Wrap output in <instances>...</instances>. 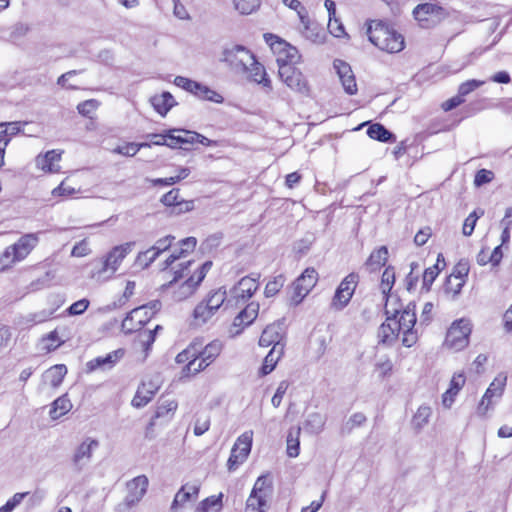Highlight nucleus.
I'll list each match as a JSON object with an SVG mask.
<instances>
[{"instance_id": "f257e3e1", "label": "nucleus", "mask_w": 512, "mask_h": 512, "mask_svg": "<svg viewBox=\"0 0 512 512\" xmlns=\"http://www.w3.org/2000/svg\"><path fill=\"white\" fill-rule=\"evenodd\" d=\"M366 33L369 41L382 51L398 53L405 47L403 35L382 22L372 21Z\"/></svg>"}, {"instance_id": "f03ea898", "label": "nucleus", "mask_w": 512, "mask_h": 512, "mask_svg": "<svg viewBox=\"0 0 512 512\" xmlns=\"http://www.w3.org/2000/svg\"><path fill=\"white\" fill-rule=\"evenodd\" d=\"M133 246V242H127L113 247L102 260L98 262L99 266L94 267L90 277L96 281L110 279L116 273L125 257L131 253Z\"/></svg>"}, {"instance_id": "7ed1b4c3", "label": "nucleus", "mask_w": 512, "mask_h": 512, "mask_svg": "<svg viewBox=\"0 0 512 512\" xmlns=\"http://www.w3.org/2000/svg\"><path fill=\"white\" fill-rule=\"evenodd\" d=\"M39 233H28L19 238L13 245L8 246L2 253L0 261L3 268L24 260L39 242Z\"/></svg>"}, {"instance_id": "20e7f679", "label": "nucleus", "mask_w": 512, "mask_h": 512, "mask_svg": "<svg viewBox=\"0 0 512 512\" xmlns=\"http://www.w3.org/2000/svg\"><path fill=\"white\" fill-rule=\"evenodd\" d=\"M161 306L159 300H153L146 305L134 308L122 321V330L125 333L140 330L161 309Z\"/></svg>"}, {"instance_id": "39448f33", "label": "nucleus", "mask_w": 512, "mask_h": 512, "mask_svg": "<svg viewBox=\"0 0 512 512\" xmlns=\"http://www.w3.org/2000/svg\"><path fill=\"white\" fill-rule=\"evenodd\" d=\"M149 480L145 475H139L126 484L127 494L123 501L115 506V512H130L136 507L147 493Z\"/></svg>"}, {"instance_id": "423d86ee", "label": "nucleus", "mask_w": 512, "mask_h": 512, "mask_svg": "<svg viewBox=\"0 0 512 512\" xmlns=\"http://www.w3.org/2000/svg\"><path fill=\"white\" fill-rule=\"evenodd\" d=\"M413 16L421 28L430 29L446 19L449 13L438 3L426 2L413 9Z\"/></svg>"}, {"instance_id": "0eeeda50", "label": "nucleus", "mask_w": 512, "mask_h": 512, "mask_svg": "<svg viewBox=\"0 0 512 512\" xmlns=\"http://www.w3.org/2000/svg\"><path fill=\"white\" fill-rule=\"evenodd\" d=\"M272 492L271 481L266 476L258 477L246 501L245 512H265Z\"/></svg>"}, {"instance_id": "6e6552de", "label": "nucleus", "mask_w": 512, "mask_h": 512, "mask_svg": "<svg viewBox=\"0 0 512 512\" xmlns=\"http://www.w3.org/2000/svg\"><path fill=\"white\" fill-rule=\"evenodd\" d=\"M190 264L191 261H187L185 265L181 264L182 268L175 271L174 278L162 286L164 290H173L172 299L174 301L179 302L187 299L195 292L196 288L198 287V285L194 283V276H190L186 281L180 285H177L178 280L184 277V270H186Z\"/></svg>"}, {"instance_id": "1a4fd4ad", "label": "nucleus", "mask_w": 512, "mask_h": 512, "mask_svg": "<svg viewBox=\"0 0 512 512\" xmlns=\"http://www.w3.org/2000/svg\"><path fill=\"white\" fill-rule=\"evenodd\" d=\"M471 331L472 327L469 320H457L448 329L445 344L455 351H460L468 345Z\"/></svg>"}, {"instance_id": "9d476101", "label": "nucleus", "mask_w": 512, "mask_h": 512, "mask_svg": "<svg viewBox=\"0 0 512 512\" xmlns=\"http://www.w3.org/2000/svg\"><path fill=\"white\" fill-rule=\"evenodd\" d=\"M194 345L197 347L198 353H196V357H198V364H190L191 366L188 367V370L192 369L200 372L211 365L223 349V343L220 340H213L205 346H203L201 341L195 340Z\"/></svg>"}, {"instance_id": "9b49d317", "label": "nucleus", "mask_w": 512, "mask_h": 512, "mask_svg": "<svg viewBox=\"0 0 512 512\" xmlns=\"http://www.w3.org/2000/svg\"><path fill=\"white\" fill-rule=\"evenodd\" d=\"M253 442V431H245L235 441L227 461L229 471H234L248 458Z\"/></svg>"}, {"instance_id": "f8f14e48", "label": "nucleus", "mask_w": 512, "mask_h": 512, "mask_svg": "<svg viewBox=\"0 0 512 512\" xmlns=\"http://www.w3.org/2000/svg\"><path fill=\"white\" fill-rule=\"evenodd\" d=\"M359 281L357 273L348 274L337 287L331 307L335 310L344 309L350 302Z\"/></svg>"}, {"instance_id": "ddd939ff", "label": "nucleus", "mask_w": 512, "mask_h": 512, "mask_svg": "<svg viewBox=\"0 0 512 512\" xmlns=\"http://www.w3.org/2000/svg\"><path fill=\"white\" fill-rule=\"evenodd\" d=\"M278 73L281 80L291 90L300 94H307L309 92V86L305 76L295 66L282 64Z\"/></svg>"}, {"instance_id": "4468645a", "label": "nucleus", "mask_w": 512, "mask_h": 512, "mask_svg": "<svg viewBox=\"0 0 512 512\" xmlns=\"http://www.w3.org/2000/svg\"><path fill=\"white\" fill-rule=\"evenodd\" d=\"M318 281V273L314 268H307L293 283V295L291 300L295 305L299 304L312 290Z\"/></svg>"}, {"instance_id": "2eb2a0df", "label": "nucleus", "mask_w": 512, "mask_h": 512, "mask_svg": "<svg viewBox=\"0 0 512 512\" xmlns=\"http://www.w3.org/2000/svg\"><path fill=\"white\" fill-rule=\"evenodd\" d=\"M506 382L507 375L504 373H500L494 378L478 405L477 412L479 415H486L487 411L490 409L493 397L500 398L502 396Z\"/></svg>"}, {"instance_id": "dca6fc26", "label": "nucleus", "mask_w": 512, "mask_h": 512, "mask_svg": "<svg viewBox=\"0 0 512 512\" xmlns=\"http://www.w3.org/2000/svg\"><path fill=\"white\" fill-rule=\"evenodd\" d=\"M222 60L234 69L247 70L248 62L252 60V53L244 46L233 45L224 49Z\"/></svg>"}, {"instance_id": "f3484780", "label": "nucleus", "mask_w": 512, "mask_h": 512, "mask_svg": "<svg viewBox=\"0 0 512 512\" xmlns=\"http://www.w3.org/2000/svg\"><path fill=\"white\" fill-rule=\"evenodd\" d=\"M265 38L267 42H270L272 39H277L275 43L271 42L270 45L272 46V49L278 50L277 63L279 68L282 64L294 66V64L299 61L300 55L295 47L278 39L272 34L265 35Z\"/></svg>"}, {"instance_id": "a211bd4d", "label": "nucleus", "mask_w": 512, "mask_h": 512, "mask_svg": "<svg viewBox=\"0 0 512 512\" xmlns=\"http://www.w3.org/2000/svg\"><path fill=\"white\" fill-rule=\"evenodd\" d=\"M259 277V274L242 277L230 290L231 296L237 301L245 302L249 300L259 288Z\"/></svg>"}, {"instance_id": "6ab92c4d", "label": "nucleus", "mask_w": 512, "mask_h": 512, "mask_svg": "<svg viewBox=\"0 0 512 512\" xmlns=\"http://www.w3.org/2000/svg\"><path fill=\"white\" fill-rule=\"evenodd\" d=\"M124 355L125 350L119 348L105 356H98L86 363L87 371L94 372L96 370H110L124 357Z\"/></svg>"}, {"instance_id": "aec40b11", "label": "nucleus", "mask_w": 512, "mask_h": 512, "mask_svg": "<svg viewBox=\"0 0 512 512\" xmlns=\"http://www.w3.org/2000/svg\"><path fill=\"white\" fill-rule=\"evenodd\" d=\"M334 68L336 69L345 92L349 95L356 94L358 88L351 66L342 60L336 59L334 61Z\"/></svg>"}, {"instance_id": "412c9836", "label": "nucleus", "mask_w": 512, "mask_h": 512, "mask_svg": "<svg viewBox=\"0 0 512 512\" xmlns=\"http://www.w3.org/2000/svg\"><path fill=\"white\" fill-rule=\"evenodd\" d=\"M200 486L198 484L186 483L181 486L174 496L171 503V512H178L189 501H195L198 498Z\"/></svg>"}, {"instance_id": "4be33fe9", "label": "nucleus", "mask_w": 512, "mask_h": 512, "mask_svg": "<svg viewBox=\"0 0 512 512\" xmlns=\"http://www.w3.org/2000/svg\"><path fill=\"white\" fill-rule=\"evenodd\" d=\"M99 446V442L92 438H86L75 450L73 464L78 470H82L92 458L93 451Z\"/></svg>"}, {"instance_id": "5701e85b", "label": "nucleus", "mask_w": 512, "mask_h": 512, "mask_svg": "<svg viewBox=\"0 0 512 512\" xmlns=\"http://www.w3.org/2000/svg\"><path fill=\"white\" fill-rule=\"evenodd\" d=\"M385 313L387 315V319L379 327L377 336L379 343L391 345L397 339L398 334L400 333L397 329V326H394L393 324L394 318H396V316L399 314V311L394 310L393 312H390L386 308Z\"/></svg>"}, {"instance_id": "b1692460", "label": "nucleus", "mask_w": 512, "mask_h": 512, "mask_svg": "<svg viewBox=\"0 0 512 512\" xmlns=\"http://www.w3.org/2000/svg\"><path fill=\"white\" fill-rule=\"evenodd\" d=\"M259 313V304L251 302L234 318L233 328H238L233 331L234 335L241 333L242 329L249 326L257 318Z\"/></svg>"}, {"instance_id": "393cba45", "label": "nucleus", "mask_w": 512, "mask_h": 512, "mask_svg": "<svg viewBox=\"0 0 512 512\" xmlns=\"http://www.w3.org/2000/svg\"><path fill=\"white\" fill-rule=\"evenodd\" d=\"M283 336L284 328L282 323L270 324L263 330L259 339V345L262 347L284 345L282 342Z\"/></svg>"}, {"instance_id": "a878e982", "label": "nucleus", "mask_w": 512, "mask_h": 512, "mask_svg": "<svg viewBox=\"0 0 512 512\" xmlns=\"http://www.w3.org/2000/svg\"><path fill=\"white\" fill-rule=\"evenodd\" d=\"M61 156L62 151L50 150L47 151L44 155H38L35 159V163L37 168L43 170L44 172L58 173L61 169L59 165Z\"/></svg>"}, {"instance_id": "bb28decb", "label": "nucleus", "mask_w": 512, "mask_h": 512, "mask_svg": "<svg viewBox=\"0 0 512 512\" xmlns=\"http://www.w3.org/2000/svg\"><path fill=\"white\" fill-rule=\"evenodd\" d=\"M161 203L165 206L172 207V213L188 212L193 209L192 201L179 200V189H172L161 198Z\"/></svg>"}, {"instance_id": "cd10ccee", "label": "nucleus", "mask_w": 512, "mask_h": 512, "mask_svg": "<svg viewBox=\"0 0 512 512\" xmlns=\"http://www.w3.org/2000/svg\"><path fill=\"white\" fill-rule=\"evenodd\" d=\"M159 387L152 381L143 382L137 389L135 396L132 399V406L135 408H142L146 406L155 396Z\"/></svg>"}, {"instance_id": "c85d7f7f", "label": "nucleus", "mask_w": 512, "mask_h": 512, "mask_svg": "<svg viewBox=\"0 0 512 512\" xmlns=\"http://www.w3.org/2000/svg\"><path fill=\"white\" fill-rule=\"evenodd\" d=\"M196 353H198L197 347L194 345V341H193L192 343H190V345L186 349H184L182 352H180L176 356L177 363H179V364L186 363V365L183 367L182 372H181L183 377H189L191 375H196L197 373L200 372V371H194L192 369L188 370V367L191 366L190 364H192V361H193L194 365L198 364V357H196Z\"/></svg>"}, {"instance_id": "c756f323", "label": "nucleus", "mask_w": 512, "mask_h": 512, "mask_svg": "<svg viewBox=\"0 0 512 512\" xmlns=\"http://www.w3.org/2000/svg\"><path fill=\"white\" fill-rule=\"evenodd\" d=\"M466 382V378L463 373L454 374L451 381L450 387L442 395V404L446 408H450L454 403L456 395L462 389Z\"/></svg>"}, {"instance_id": "7c9ffc66", "label": "nucleus", "mask_w": 512, "mask_h": 512, "mask_svg": "<svg viewBox=\"0 0 512 512\" xmlns=\"http://www.w3.org/2000/svg\"><path fill=\"white\" fill-rule=\"evenodd\" d=\"M245 71L249 72V77L252 81L262 84L263 87H266L269 90L272 89L271 80L267 77L265 68L255 59L253 54L251 62H248V69Z\"/></svg>"}, {"instance_id": "2f4dec72", "label": "nucleus", "mask_w": 512, "mask_h": 512, "mask_svg": "<svg viewBox=\"0 0 512 512\" xmlns=\"http://www.w3.org/2000/svg\"><path fill=\"white\" fill-rule=\"evenodd\" d=\"M393 324L397 326L399 332L406 329H414L416 324L415 304L409 303L401 312L399 320L396 321L394 319Z\"/></svg>"}, {"instance_id": "473e14b6", "label": "nucleus", "mask_w": 512, "mask_h": 512, "mask_svg": "<svg viewBox=\"0 0 512 512\" xmlns=\"http://www.w3.org/2000/svg\"><path fill=\"white\" fill-rule=\"evenodd\" d=\"M284 346L285 345H278L272 347V349L264 358L263 364L260 369L261 375H268L275 369L277 362L280 360L284 353Z\"/></svg>"}, {"instance_id": "72a5a7b5", "label": "nucleus", "mask_w": 512, "mask_h": 512, "mask_svg": "<svg viewBox=\"0 0 512 512\" xmlns=\"http://www.w3.org/2000/svg\"><path fill=\"white\" fill-rule=\"evenodd\" d=\"M66 374V366L64 364H57L45 371L43 374V381L48 383L51 387L57 388L63 382Z\"/></svg>"}, {"instance_id": "f704fd0d", "label": "nucleus", "mask_w": 512, "mask_h": 512, "mask_svg": "<svg viewBox=\"0 0 512 512\" xmlns=\"http://www.w3.org/2000/svg\"><path fill=\"white\" fill-rule=\"evenodd\" d=\"M151 104L154 109L162 116L176 104L174 97L169 92H163L151 98Z\"/></svg>"}, {"instance_id": "c9c22d12", "label": "nucleus", "mask_w": 512, "mask_h": 512, "mask_svg": "<svg viewBox=\"0 0 512 512\" xmlns=\"http://www.w3.org/2000/svg\"><path fill=\"white\" fill-rule=\"evenodd\" d=\"M388 259V249L386 246H381L380 248L374 250L369 258L367 259L365 265L369 268L370 271H376L380 267L384 266Z\"/></svg>"}, {"instance_id": "e433bc0d", "label": "nucleus", "mask_w": 512, "mask_h": 512, "mask_svg": "<svg viewBox=\"0 0 512 512\" xmlns=\"http://www.w3.org/2000/svg\"><path fill=\"white\" fill-rule=\"evenodd\" d=\"M217 312L208 306L203 300L195 307L193 311V320L195 325L207 323Z\"/></svg>"}, {"instance_id": "4c0bfd02", "label": "nucleus", "mask_w": 512, "mask_h": 512, "mask_svg": "<svg viewBox=\"0 0 512 512\" xmlns=\"http://www.w3.org/2000/svg\"><path fill=\"white\" fill-rule=\"evenodd\" d=\"M432 410L427 405H421L414 414L411 424L416 432H420L429 422Z\"/></svg>"}, {"instance_id": "58836bf2", "label": "nucleus", "mask_w": 512, "mask_h": 512, "mask_svg": "<svg viewBox=\"0 0 512 512\" xmlns=\"http://www.w3.org/2000/svg\"><path fill=\"white\" fill-rule=\"evenodd\" d=\"M326 418L320 413H311L304 422V429L311 434H319L324 429Z\"/></svg>"}, {"instance_id": "ea45409f", "label": "nucleus", "mask_w": 512, "mask_h": 512, "mask_svg": "<svg viewBox=\"0 0 512 512\" xmlns=\"http://www.w3.org/2000/svg\"><path fill=\"white\" fill-rule=\"evenodd\" d=\"M223 493H219L218 495H212L202 500L196 511L197 512H219L222 509L223 503Z\"/></svg>"}, {"instance_id": "a19ab883", "label": "nucleus", "mask_w": 512, "mask_h": 512, "mask_svg": "<svg viewBox=\"0 0 512 512\" xmlns=\"http://www.w3.org/2000/svg\"><path fill=\"white\" fill-rule=\"evenodd\" d=\"M367 135L374 140H378L380 142H390L395 140V136L389 130H387L382 124L375 123L372 124L367 129Z\"/></svg>"}, {"instance_id": "79ce46f5", "label": "nucleus", "mask_w": 512, "mask_h": 512, "mask_svg": "<svg viewBox=\"0 0 512 512\" xmlns=\"http://www.w3.org/2000/svg\"><path fill=\"white\" fill-rule=\"evenodd\" d=\"M72 408L71 401L66 396L58 397L50 409V416L52 419H58L65 415Z\"/></svg>"}, {"instance_id": "37998d69", "label": "nucleus", "mask_w": 512, "mask_h": 512, "mask_svg": "<svg viewBox=\"0 0 512 512\" xmlns=\"http://www.w3.org/2000/svg\"><path fill=\"white\" fill-rule=\"evenodd\" d=\"M226 299V290L219 288L217 290L211 291L203 301L206 302L208 306H211L215 312H217L225 304Z\"/></svg>"}, {"instance_id": "c03bdc74", "label": "nucleus", "mask_w": 512, "mask_h": 512, "mask_svg": "<svg viewBox=\"0 0 512 512\" xmlns=\"http://www.w3.org/2000/svg\"><path fill=\"white\" fill-rule=\"evenodd\" d=\"M196 238L194 237H188L186 239H183L181 241L182 248L178 254H171L164 262V269H167L172 263H174L176 260L180 259L185 253H187L189 250H193L196 246Z\"/></svg>"}, {"instance_id": "a18cd8bd", "label": "nucleus", "mask_w": 512, "mask_h": 512, "mask_svg": "<svg viewBox=\"0 0 512 512\" xmlns=\"http://www.w3.org/2000/svg\"><path fill=\"white\" fill-rule=\"evenodd\" d=\"M194 95L199 99L208 100L214 103H222L224 101L222 95L201 83H199V87L194 91Z\"/></svg>"}, {"instance_id": "49530a36", "label": "nucleus", "mask_w": 512, "mask_h": 512, "mask_svg": "<svg viewBox=\"0 0 512 512\" xmlns=\"http://www.w3.org/2000/svg\"><path fill=\"white\" fill-rule=\"evenodd\" d=\"M301 428L297 427L295 430H290L287 436V454L289 457H297L300 450V435Z\"/></svg>"}, {"instance_id": "de8ad7c7", "label": "nucleus", "mask_w": 512, "mask_h": 512, "mask_svg": "<svg viewBox=\"0 0 512 512\" xmlns=\"http://www.w3.org/2000/svg\"><path fill=\"white\" fill-rule=\"evenodd\" d=\"M283 4L292 10H295L299 16L300 22L303 27L308 30L309 18L306 8L299 0H282Z\"/></svg>"}, {"instance_id": "09e8293b", "label": "nucleus", "mask_w": 512, "mask_h": 512, "mask_svg": "<svg viewBox=\"0 0 512 512\" xmlns=\"http://www.w3.org/2000/svg\"><path fill=\"white\" fill-rule=\"evenodd\" d=\"M395 282V271L392 267H387L381 277L380 289L382 294L388 301V294L391 291Z\"/></svg>"}, {"instance_id": "8fccbe9b", "label": "nucleus", "mask_w": 512, "mask_h": 512, "mask_svg": "<svg viewBox=\"0 0 512 512\" xmlns=\"http://www.w3.org/2000/svg\"><path fill=\"white\" fill-rule=\"evenodd\" d=\"M234 7L243 15H248L260 7V0H232Z\"/></svg>"}, {"instance_id": "3c124183", "label": "nucleus", "mask_w": 512, "mask_h": 512, "mask_svg": "<svg viewBox=\"0 0 512 512\" xmlns=\"http://www.w3.org/2000/svg\"><path fill=\"white\" fill-rule=\"evenodd\" d=\"M365 422H366V416L363 413H361V412L354 413L343 424V426L341 428V433L342 434H349V433H351V431L354 428L363 425Z\"/></svg>"}, {"instance_id": "603ef678", "label": "nucleus", "mask_w": 512, "mask_h": 512, "mask_svg": "<svg viewBox=\"0 0 512 512\" xmlns=\"http://www.w3.org/2000/svg\"><path fill=\"white\" fill-rule=\"evenodd\" d=\"M285 277L283 275H277L272 280H270L264 290V294L267 298L275 296L281 288L284 286Z\"/></svg>"}, {"instance_id": "864d4df0", "label": "nucleus", "mask_w": 512, "mask_h": 512, "mask_svg": "<svg viewBox=\"0 0 512 512\" xmlns=\"http://www.w3.org/2000/svg\"><path fill=\"white\" fill-rule=\"evenodd\" d=\"M42 343L44 344V349L50 352L60 347L64 343V340L59 338L57 330H53L42 338Z\"/></svg>"}, {"instance_id": "5fc2aeb1", "label": "nucleus", "mask_w": 512, "mask_h": 512, "mask_svg": "<svg viewBox=\"0 0 512 512\" xmlns=\"http://www.w3.org/2000/svg\"><path fill=\"white\" fill-rule=\"evenodd\" d=\"M150 143H126L115 148L114 152L124 156H134L143 147H150Z\"/></svg>"}, {"instance_id": "6e6d98bb", "label": "nucleus", "mask_w": 512, "mask_h": 512, "mask_svg": "<svg viewBox=\"0 0 512 512\" xmlns=\"http://www.w3.org/2000/svg\"><path fill=\"white\" fill-rule=\"evenodd\" d=\"M210 417L207 414H198L195 419L193 432L196 436H201L209 430Z\"/></svg>"}, {"instance_id": "4d7b16f0", "label": "nucleus", "mask_w": 512, "mask_h": 512, "mask_svg": "<svg viewBox=\"0 0 512 512\" xmlns=\"http://www.w3.org/2000/svg\"><path fill=\"white\" fill-rule=\"evenodd\" d=\"M157 258L158 256L154 255V252H151L150 248H148L147 250L138 253L136 257V265L145 269L148 268Z\"/></svg>"}, {"instance_id": "13d9d810", "label": "nucleus", "mask_w": 512, "mask_h": 512, "mask_svg": "<svg viewBox=\"0 0 512 512\" xmlns=\"http://www.w3.org/2000/svg\"><path fill=\"white\" fill-rule=\"evenodd\" d=\"M469 273V264L467 261L461 260L455 266L453 273L448 277V284H451L452 278L456 280H465Z\"/></svg>"}, {"instance_id": "bf43d9fd", "label": "nucleus", "mask_w": 512, "mask_h": 512, "mask_svg": "<svg viewBox=\"0 0 512 512\" xmlns=\"http://www.w3.org/2000/svg\"><path fill=\"white\" fill-rule=\"evenodd\" d=\"M174 239L175 238L171 235L160 238L152 247H150V251L154 252V255L159 257L162 252L168 250L171 247Z\"/></svg>"}, {"instance_id": "052dcab7", "label": "nucleus", "mask_w": 512, "mask_h": 512, "mask_svg": "<svg viewBox=\"0 0 512 512\" xmlns=\"http://www.w3.org/2000/svg\"><path fill=\"white\" fill-rule=\"evenodd\" d=\"M177 409V402L174 400L162 401L155 412V418H161L167 416L169 413L174 412Z\"/></svg>"}, {"instance_id": "680f3d73", "label": "nucleus", "mask_w": 512, "mask_h": 512, "mask_svg": "<svg viewBox=\"0 0 512 512\" xmlns=\"http://www.w3.org/2000/svg\"><path fill=\"white\" fill-rule=\"evenodd\" d=\"M484 83H485V81L476 80V79H472V80L463 82L462 84H460V86L458 88V94L461 96V98H464L466 95H468L472 91L481 87Z\"/></svg>"}, {"instance_id": "e2e57ef3", "label": "nucleus", "mask_w": 512, "mask_h": 512, "mask_svg": "<svg viewBox=\"0 0 512 512\" xmlns=\"http://www.w3.org/2000/svg\"><path fill=\"white\" fill-rule=\"evenodd\" d=\"M174 84L194 95V91L199 87V82L191 80L183 76H176Z\"/></svg>"}, {"instance_id": "0e129e2a", "label": "nucleus", "mask_w": 512, "mask_h": 512, "mask_svg": "<svg viewBox=\"0 0 512 512\" xmlns=\"http://www.w3.org/2000/svg\"><path fill=\"white\" fill-rule=\"evenodd\" d=\"M90 301L86 298L80 299L67 308V313L71 316L82 315L89 307Z\"/></svg>"}, {"instance_id": "69168bd1", "label": "nucleus", "mask_w": 512, "mask_h": 512, "mask_svg": "<svg viewBox=\"0 0 512 512\" xmlns=\"http://www.w3.org/2000/svg\"><path fill=\"white\" fill-rule=\"evenodd\" d=\"M289 387V382L283 380L279 383L274 396L271 399V403L275 408H278L282 402V399Z\"/></svg>"}, {"instance_id": "338daca9", "label": "nucleus", "mask_w": 512, "mask_h": 512, "mask_svg": "<svg viewBox=\"0 0 512 512\" xmlns=\"http://www.w3.org/2000/svg\"><path fill=\"white\" fill-rule=\"evenodd\" d=\"M494 178V174L492 171L487 169H480L477 171L475 178H474V184L477 187H480L484 184H487L491 182Z\"/></svg>"}, {"instance_id": "774afa93", "label": "nucleus", "mask_w": 512, "mask_h": 512, "mask_svg": "<svg viewBox=\"0 0 512 512\" xmlns=\"http://www.w3.org/2000/svg\"><path fill=\"white\" fill-rule=\"evenodd\" d=\"M98 107V102L94 99L86 100L77 105L79 114L83 116H90Z\"/></svg>"}]
</instances>
